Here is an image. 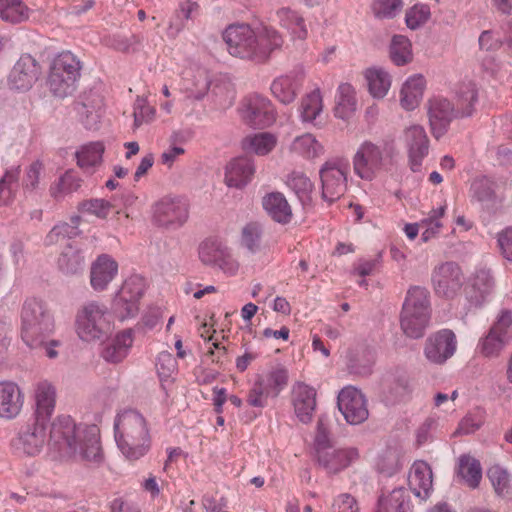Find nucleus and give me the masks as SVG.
<instances>
[{
	"label": "nucleus",
	"instance_id": "aec40b11",
	"mask_svg": "<svg viewBox=\"0 0 512 512\" xmlns=\"http://www.w3.org/2000/svg\"><path fill=\"white\" fill-rule=\"evenodd\" d=\"M40 66L29 54L22 55L15 63L9 75V86L18 91H27L38 80Z\"/></svg>",
	"mask_w": 512,
	"mask_h": 512
},
{
	"label": "nucleus",
	"instance_id": "f257e3e1",
	"mask_svg": "<svg viewBox=\"0 0 512 512\" xmlns=\"http://www.w3.org/2000/svg\"><path fill=\"white\" fill-rule=\"evenodd\" d=\"M49 421L37 419L19 432V441L28 455L40 453L47 442L49 451L59 458H81L98 461L101 457L99 429L95 425L77 424L70 416H58L51 424L49 439L46 428Z\"/></svg>",
	"mask_w": 512,
	"mask_h": 512
},
{
	"label": "nucleus",
	"instance_id": "f3484780",
	"mask_svg": "<svg viewBox=\"0 0 512 512\" xmlns=\"http://www.w3.org/2000/svg\"><path fill=\"white\" fill-rule=\"evenodd\" d=\"M456 347L457 340L454 332L442 329L428 337L424 353L430 362L442 364L454 355Z\"/></svg>",
	"mask_w": 512,
	"mask_h": 512
},
{
	"label": "nucleus",
	"instance_id": "c85d7f7f",
	"mask_svg": "<svg viewBox=\"0 0 512 512\" xmlns=\"http://www.w3.org/2000/svg\"><path fill=\"white\" fill-rule=\"evenodd\" d=\"M288 150L292 156L308 161L321 157L325 152L323 144L309 132L294 137Z\"/></svg>",
	"mask_w": 512,
	"mask_h": 512
},
{
	"label": "nucleus",
	"instance_id": "69168bd1",
	"mask_svg": "<svg viewBox=\"0 0 512 512\" xmlns=\"http://www.w3.org/2000/svg\"><path fill=\"white\" fill-rule=\"evenodd\" d=\"M494 191L487 179H477L471 185V197L480 203H488L493 199Z\"/></svg>",
	"mask_w": 512,
	"mask_h": 512
},
{
	"label": "nucleus",
	"instance_id": "a19ab883",
	"mask_svg": "<svg viewBox=\"0 0 512 512\" xmlns=\"http://www.w3.org/2000/svg\"><path fill=\"white\" fill-rule=\"evenodd\" d=\"M285 183L303 205L311 203L314 184L305 173L292 171L287 175Z\"/></svg>",
	"mask_w": 512,
	"mask_h": 512
},
{
	"label": "nucleus",
	"instance_id": "e433bc0d",
	"mask_svg": "<svg viewBox=\"0 0 512 512\" xmlns=\"http://www.w3.org/2000/svg\"><path fill=\"white\" fill-rule=\"evenodd\" d=\"M276 16L280 26L286 29L293 39L303 40L307 37L305 20L298 11L283 7L277 11Z\"/></svg>",
	"mask_w": 512,
	"mask_h": 512
},
{
	"label": "nucleus",
	"instance_id": "c03bdc74",
	"mask_svg": "<svg viewBox=\"0 0 512 512\" xmlns=\"http://www.w3.org/2000/svg\"><path fill=\"white\" fill-rule=\"evenodd\" d=\"M199 14V6L196 2L191 0H183L179 3L176 19L169 23L167 35L170 38H175L184 28V23L181 18L185 20H192Z\"/></svg>",
	"mask_w": 512,
	"mask_h": 512
},
{
	"label": "nucleus",
	"instance_id": "bb28decb",
	"mask_svg": "<svg viewBox=\"0 0 512 512\" xmlns=\"http://www.w3.org/2000/svg\"><path fill=\"white\" fill-rule=\"evenodd\" d=\"M493 288V279L489 271L480 270L471 276L464 287L467 301L472 307H480L486 301Z\"/></svg>",
	"mask_w": 512,
	"mask_h": 512
},
{
	"label": "nucleus",
	"instance_id": "ddd939ff",
	"mask_svg": "<svg viewBox=\"0 0 512 512\" xmlns=\"http://www.w3.org/2000/svg\"><path fill=\"white\" fill-rule=\"evenodd\" d=\"M337 404L346 422L351 425L363 423L369 416L364 394L352 386L344 387L338 394Z\"/></svg>",
	"mask_w": 512,
	"mask_h": 512
},
{
	"label": "nucleus",
	"instance_id": "f704fd0d",
	"mask_svg": "<svg viewBox=\"0 0 512 512\" xmlns=\"http://www.w3.org/2000/svg\"><path fill=\"white\" fill-rule=\"evenodd\" d=\"M357 110V97L355 88L349 83H341L335 96V117L342 120L351 118Z\"/></svg>",
	"mask_w": 512,
	"mask_h": 512
},
{
	"label": "nucleus",
	"instance_id": "3c124183",
	"mask_svg": "<svg viewBox=\"0 0 512 512\" xmlns=\"http://www.w3.org/2000/svg\"><path fill=\"white\" fill-rule=\"evenodd\" d=\"M80 220L81 218L79 216H75L71 218V223L55 225L48 233L46 243L54 244L78 236L80 234V230L78 229Z\"/></svg>",
	"mask_w": 512,
	"mask_h": 512
},
{
	"label": "nucleus",
	"instance_id": "20e7f679",
	"mask_svg": "<svg viewBox=\"0 0 512 512\" xmlns=\"http://www.w3.org/2000/svg\"><path fill=\"white\" fill-rule=\"evenodd\" d=\"M114 437L118 449L128 460L143 457L151 446L148 423L145 417L134 409H125L116 415Z\"/></svg>",
	"mask_w": 512,
	"mask_h": 512
},
{
	"label": "nucleus",
	"instance_id": "6ab92c4d",
	"mask_svg": "<svg viewBox=\"0 0 512 512\" xmlns=\"http://www.w3.org/2000/svg\"><path fill=\"white\" fill-rule=\"evenodd\" d=\"M304 79L305 71L301 67L281 75L271 83L272 95L282 104H291L300 92Z\"/></svg>",
	"mask_w": 512,
	"mask_h": 512
},
{
	"label": "nucleus",
	"instance_id": "4c0bfd02",
	"mask_svg": "<svg viewBox=\"0 0 512 512\" xmlns=\"http://www.w3.org/2000/svg\"><path fill=\"white\" fill-rule=\"evenodd\" d=\"M105 146L101 141L88 142L75 152L77 165L84 171H92L102 162Z\"/></svg>",
	"mask_w": 512,
	"mask_h": 512
},
{
	"label": "nucleus",
	"instance_id": "f8f14e48",
	"mask_svg": "<svg viewBox=\"0 0 512 512\" xmlns=\"http://www.w3.org/2000/svg\"><path fill=\"white\" fill-rule=\"evenodd\" d=\"M153 217L160 226L180 228L188 220L189 204L181 197L162 198L153 207Z\"/></svg>",
	"mask_w": 512,
	"mask_h": 512
},
{
	"label": "nucleus",
	"instance_id": "473e14b6",
	"mask_svg": "<svg viewBox=\"0 0 512 512\" xmlns=\"http://www.w3.org/2000/svg\"><path fill=\"white\" fill-rule=\"evenodd\" d=\"M266 213L276 222L287 224L292 219V209L285 196L280 192H271L262 199Z\"/></svg>",
	"mask_w": 512,
	"mask_h": 512
},
{
	"label": "nucleus",
	"instance_id": "1a4fd4ad",
	"mask_svg": "<svg viewBox=\"0 0 512 512\" xmlns=\"http://www.w3.org/2000/svg\"><path fill=\"white\" fill-rule=\"evenodd\" d=\"M241 120L252 128H267L277 118L276 109L269 98L258 93L245 96L238 107Z\"/></svg>",
	"mask_w": 512,
	"mask_h": 512
},
{
	"label": "nucleus",
	"instance_id": "4d7b16f0",
	"mask_svg": "<svg viewBox=\"0 0 512 512\" xmlns=\"http://www.w3.org/2000/svg\"><path fill=\"white\" fill-rule=\"evenodd\" d=\"M402 8V0H374L371 4L374 17L380 20L394 18Z\"/></svg>",
	"mask_w": 512,
	"mask_h": 512
},
{
	"label": "nucleus",
	"instance_id": "a18cd8bd",
	"mask_svg": "<svg viewBox=\"0 0 512 512\" xmlns=\"http://www.w3.org/2000/svg\"><path fill=\"white\" fill-rule=\"evenodd\" d=\"M20 167L8 168L0 179V205L9 204L19 188Z\"/></svg>",
	"mask_w": 512,
	"mask_h": 512
},
{
	"label": "nucleus",
	"instance_id": "09e8293b",
	"mask_svg": "<svg viewBox=\"0 0 512 512\" xmlns=\"http://www.w3.org/2000/svg\"><path fill=\"white\" fill-rule=\"evenodd\" d=\"M263 229L259 223L246 224L241 232V246L250 254H256L262 249Z\"/></svg>",
	"mask_w": 512,
	"mask_h": 512
},
{
	"label": "nucleus",
	"instance_id": "dca6fc26",
	"mask_svg": "<svg viewBox=\"0 0 512 512\" xmlns=\"http://www.w3.org/2000/svg\"><path fill=\"white\" fill-rule=\"evenodd\" d=\"M404 141L410 168L417 172L429 152V139L424 127L417 124L407 127L404 131Z\"/></svg>",
	"mask_w": 512,
	"mask_h": 512
},
{
	"label": "nucleus",
	"instance_id": "de8ad7c7",
	"mask_svg": "<svg viewBox=\"0 0 512 512\" xmlns=\"http://www.w3.org/2000/svg\"><path fill=\"white\" fill-rule=\"evenodd\" d=\"M390 58L397 66H403L412 61V45L406 36H393L390 44Z\"/></svg>",
	"mask_w": 512,
	"mask_h": 512
},
{
	"label": "nucleus",
	"instance_id": "2f4dec72",
	"mask_svg": "<svg viewBox=\"0 0 512 512\" xmlns=\"http://www.w3.org/2000/svg\"><path fill=\"white\" fill-rule=\"evenodd\" d=\"M323 97L320 88L305 94L299 104L298 113L302 123L319 126L318 119L323 112Z\"/></svg>",
	"mask_w": 512,
	"mask_h": 512
},
{
	"label": "nucleus",
	"instance_id": "0eeeda50",
	"mask_svg": "<svg viewBox=\"0 0 512 512\" xmlns=\"http://www.w3.org/2000/svg\"><path fill=\"white\" fill-rule=\"evenodd\" d=\"M80 60L70 51L57 54L50 64L47 85L51 93L60 98L71 95L81 75Z\"/></svg>",
	"mask_w": 512,
	"mask_h": 512
},
{
	"label": "nucleus",
	"instance_id": "b1692460",
	"mask_svg": "<svg viewBox=\"0 0 512 512\" xmlns=\"http://www.w3.org/2000/svg\"><path fill=\"white\" fill-rule=\"evenodd\" d=\"M256 172L254 160L248 157L232 159L225 167V184L230 188L242 189L253 179Z\"/></svg>",
	"mask_w": 512,
	"mask_h": 512
},
{
	"label": "nucleus",
	"instance_id": "e2e57ef3",
	"mask_svg": "<svg viewBox=\"0 0 512 512\" xmlns=\"http://www.w3.org/2000/svg\"><path fill=\"white\" fill-rule=\"evenodd\" d=\"M111 208V203L104 199H91L82 202L79 210L82 213L94 215L99 219H105L109 215Z\"/></svg>",
	"mask_w": 512,
	"mask_h": 512
},
{
	"label": "nucleus",
	"instance_id": "4468645a",
	"mask_svg": "<svg viewBox=\"0 0 512 512\" xmlns=\"http://www.w3.org/2000/svg\"><path fill=\"white\" fill-rule=\"evenodd\" d=\"M432 284L437 295L454 298L463 286V273L454 262H445L432 272Z\"/></svg>",
	"mask_w": 512,
	"mask_h": 512
},
{
	"label": "nucleus",
	"instance_id": "bf43d9fd",
	"mask_svg": "<svg viewBox=\"0 0 512 512\" xmlns=\"http://www.w3.org/2000/svg\"><path fill=\"white\" fill-rule=\"evenodd\" d=\"M430 16V7L427 4L418 3L406 11L405 22L409 29L415 30L424 25Z\"/></svg>",
	"mask_w": 512,
	"mask_h": 512
},
{
	"label": "nucleus",
	"instance_id": "49530a36",
	"mask_svg": "<svg viewBox=\"0 0 512 512\" xmlns=\"http://www.w3.org/2000/svg\"><path fill=\"white\" fill-rule=\"evenodd\" d=\"M446 203L433 208L419 223L422 228V239L424 241L430 240L436 234H438L443 226L442 219L446 213Z\"/></svg>",
	"mask_w": 512,
	"mask_h": 512
},
{
	"label": "nucleus",
	"instance_id": "864d4df0",
	"mask_svg": "<svg viewBox=\"0 0 512 512\" xmlns=\"http://www.w3.org/2000/svg\"><path fill=\"white\" fill-rule=\"evenodd\" d=\"M403 307L431 314L428 290L418 286L409 289Z\"/></svg>",
	"mask_w": 512,
	"mask_h": 512
},
{
	"label": "nucleus",
	"instance_id": "72a5a7b5",
	"mask_svg": "<svg viewBox=\"0 0 512 512\" xmlns=\"http://www.w3.org/2000/svg\"><path fill=\"white\" fill-rule=\"evenodd\" d=\"M430 317L431 314L428 312L413 311L403 307L400 319L401 329L408 337L420 338L429 325Z\"/></svg>",
	"mask_w": 512,
	"mask_h": 512
},
{
	"label": "nucleus",
	"instance_id": "cd10ccee",
	"mask_svg": "<svg viewBox=\"0 0 512 512\" xmlns=\"http://www.w3.org/2000/svg\"><path fill=\"white\" fill-rule=\"evenodd\" d=\"M34 417L50 421L56 406V389L48 381H41L34 388Z\"/></svg>",
	"mask_w": 512,
	"mask_h": 512
},
{
	"label": "nucleus",
	"instance_id": "58836bf2",
	"mask_svg": "<svg viewBox=\"0 0 512 512\" xmlns=\"http://www.w3.org/2000/svg\"><path fill=\"white\" fill-rule=\"evenodd\" d=\"M278 142L275 134L270 132H258L246 136L242 140V148L248 153L257 156H265L274 150Z\"/></svg>",
	"mask_w": 512,
	"mask_h": 512
},
{
	"label": "nucleus",
	"instance_id": "423d86ee",
	"mask_svg": "<svg viewBox=\"0 0 512 512\" xmlns=\"http://www.w3.org/2000/svg\"><path fill=\"white\" fill-rule=\"evenodd\" d=\"M54 330V318L45 304L36 299H27L21 313V339L29 348H38Z\"/></svg>",
	"mask_w": 512,
	"mask_h": 512
},
{
	"label": "nucleus",
	"instance_id": "603ef678",
	"mask_svg": "<svg viewBox=\"0 0 512 512\" xmlns=\"http://www.w3.org/2000/svg\"><path fill=\"white\" fill-rule=\"evenodd\" d=\"M226 247L219 240L206 239L199 246V259L203 264L215 267Z\"/></svg>",
	"mask_w": 512,
	"mask_h": 512
},
{
	"label": "nucleus",
	"instance_id": "393cba45",
	"mask_svg": "<svg viewBox=\"0 0 512 512\" xmlns=\"http://www.w3.org/2000/svg\"><path fill=\"white\" fill-rule=\"evenodd\" d=\"M292 403L297 418L308 423L316 407V390L303 382H296L292 387Z\"/></svg>",
	"mask_w": 512,
	"mask_h": 512
},
{
	"label": "nucleus",
	"instance_id": "0e129e2a",
	"mask_svg": "<svg viewBox=\"0 0 512 512\" xmlns=\"http://www.w3.org/2000/svg\"><path fill=\"white\" fill-rule=\"evenodd\" d=\"M155 111L148 105L145 98L137 97L134 103V127L138 128L144 123L150 122L154 118Z\"/></svg>",
	"mask_w": 512,
	"mask_h": 512
},
{
	"label": "nucleus",
	"instance_id": "a878e982",
	"mask_svg": "<svg viewBox=\"0 0 512 512\" xmlns=\"http://www.w3.org/2000/svg\"><path fill=\"white\" fill-rule=\"evenodd\" d=\"M210 80L203 68H188L184 70L181 81V91L186 100H201L208 93Z\"/></svg>",
	"mask_w": 512,
	"mask_h": 512
},
{
	"label": "nucleus",
	"instance_id": "9b49d317",
	"mask_svg": "<svg viewBox=\"0 0 512 512\" xmlns=\"http://www.w3.org/2000/svg\"><path fill=\"white\" fill-rule=\"evenodd\" d=\"M146 288L145 279L140 275L126 278L112 301L114 313L121 319L134 317L138 310V302Z\"/></svg>",
	"mask_w": 512,
	"mask_h": 512
},
{
	"label": "nucleus",
	"instance_id": "5701e85b",
	"mask_svg": "<svg viewBox=\"0 0 512 512\" xmlns=\"http://www.w3.org/2000/svg\"><path fill=\"white\" fill-rule=\"evenodd\" d=\"M408 485L415 497L427 500L433 491V473L430 465L423 461H415L408 473Z\"/></svg>",
	"mask_w": 512,
	"mask_h": 512
},
{
	"label": "nucleus",
	"instance_id": "338daca9",
	"mask_svg": "<svg viewBox=\"0 0 512 512\" xmlns=\"http://www.w3.org/2000/svg\"><path fill=\"white\" fill-rule=\"evenodd\" d=\"M333 447L330 443L329 428L324 419H319L317 423V431L314 441V449L316 457L323 451Z\"/></svg>",
	"mask_w": 512,
	"mask_h": 512
},
{
	"label": "nucleus",
	"instance_id": "2eb2a0df",
	"mask_svg": "<svg viewBox=\"0 0 512 512\" xmlns=\"http://www.w3.org/2000/svg\"><path fill=\"white\" fill-rule=\"evenodd\" d=\"M322 198L333 202L339 199L347 186V167L326 162L320 169Z\"/></svg>",
	"mask_w": 512,
	"mask_h": 512
},
{
	"label": "nucleus",
	"instance_id": "c756f323",
	"mask_svg": "<svg viewBox=\"0 0 512 512\" xmlns=\"http://www.w3.org/2000/svg\"><path fill=\"white\" fill-rule=\"evenodd\" d=\"M133 333L131 330H123L117 333L103 348L101 356L110 363H119L129 354L133 345Z\"/></svg>",
	"mask_w": 512,
	"mask_h": 512
},
{
	"label": "nucleus",
	"instance_id": "7c9ffc66",
	"mask_svg": "<svg viewBox=\"0 0 512 512\" xmlns=\"http://www.w3.org/2000/svg\"><path fill=\"white\" fill-rule=\"evenodd\" d=\"M426 80L421 74L409 76L400 90V105L407 111L417 108L422 101Z\"/></svg>",
	"mask_w": 512,
	"mask_h": 512
},
{
	"label": "nucleus",
	"instance_id": "052dcab7",
	"mask_svg": "<svg viewBox=\"0 0 512 512\" xmlns=\"http://www.w3.org/2000/svg\"><path fill=\"white\" fill-rule=\"evenodd\" d=\"M269 396H272V393L266 388L264 382L256 377L248 391L246 401L251 407L263 409L267 405Z\"/></svg>",
	"mask_w": 512,
	"mask_h": 512
},
{
	"label": "nucleus",
	"instance_id": "6e6d98bb",
	"mask_svg": "<svg viewBox=\"0 0 512 512\" xmlns=\"http://www.w3.org/2000/svg\"><path fill=\"white\" fill-rule=\"evenodd\" d=\"M487 476L498 495L508 494L510 485V475L508 471L499 464L492 465L487 470Z\"/></svg>",
	"mask_w": 512,
	"mask_h": 512
},
{
	"label": "nucleus",
	"instance_id": "39448f33",
	"mask_svg": "<svg viewBox=\"0 0 512 512\" xmlns=\"http://www.w3.org/2000/svg\"><path fill=\"white\" fill-rule=\"evenodd\" d=\"M112 328V312L105 303L89 300L78 308L75 315V332L82 341H101L108 336Z\"/></svg>",
	"mask_w": 512,
	"mask_h": 512
},
{
	"label": "nucleus",
	"instance_id": "5fc2aeb1",
	"mask_svg": "<svg viewBox=\"0 0 512 512\" xmlns=\"http://www.w3.org/2000/svg\"><path fill=\"white\" fill-rule=\"evenodd\" d=\"M376 467L380 473L386 476L397 473L402 467L399 453L395 449L385 450L378 456Z\"/></svg>",
	"mask_w": 512,
	"mask_h": 512
},
{
	"label": "nucleus",
	"instance_id": "412c9836",
	"mask_svg": "<svg viewBox=\"0 0 512 512\" xmlns=\"http://www.w3.org/2000/svg\"><path fill=\"white\" fill-rule=\"evenodd\" d=\"M119 266L117 261L108 254L99 255L90 267V285L96 292L107 290L110 283L117 277Z\"/></svg>",
	"mask_w": 512,
	"mask_h": 512
},
{
	"label": "nucleus",
	"instance_id": "774afa93",
	"mask_svg": "<svg viewBox=\"0 0 512 512\" xmlns=\"http://www.w3.org/2000/svg\"><path fill=\"white\" fill-rule=\"evenodd\" d=\"M332 512H360L358 501L348 493H342L333 500Z\"/></svg>",
	"mask_w": 512,
	"mask_h": 512
},
{
	"label": "nucleus",
	"instance_id": "6e6552de",
	"mask_svg": "<svg viewBox=\"0 0 512 512\" xmlns=\"http://www.w3.org/2000/svg\"><path fill=\"white\" fill-rule=\"evenodd\" d=\"M390 158L387 144L364 141L353 156L354 173L362 180L372 181L384 170Z\"/></svg>",
	"mask_w": 512,
	"mask_h": 512
},
{
	"label": "nucleus",
	"instance_id": "a211bd4d",
	"mask_svg": "<svg viewBox=\"0 0 512 512\" xmlns=\"http://www.w3.org/2000/svg\"><path fill=\"white\" fill-rule=\"evenodd\" d=\"M25 394L14 381H0V419L10 421L16 419L23 410Z\"/></svg>",
	"mask_w": 512,
	"mask_h": 512
},
{
	"label": "nucleus",
	"instance_id": "680f3d73",
	"mask_svg": "<svg viewBox=\"0 0 512 512\" xmlns=\"http://www.w3.org/2000/svg\"><path fill=\"white\" fill-rule=\"evenodd\" d=\"M156 369L160 380L168 381L177 372L178 365L171 353L163 351L158 354Z\"/></svg>",
	"mask_w": 512,
	"mask_h": 512
},
{
	"label": "nucleus",
	"instance_id": "13d9d810",
	"mask_svg": "<svg viewBox=\"0 0 512 512\" xmlns=\"http://www.w3.org/2000/svg\"><path fill=\"white\" fill-rule=\"evenodd\" d=\"M58 264L61 270L66 273H76L84 264L82 253L76 248L68 245L59 257Z\"/></svg>",
	"mask_w": 512,
	"mask_h": 512
},
{
	"label": "nucleus",
	"instance_id": "f03ea898",
	"mask_svg": "<svg viewBox=\"0 0 512 512\" xmlns=\"http://www.w3.org/2000/svg\"><path fill=\"white\" fill-rule=\"evenodd\" d=\"M223 38L231 55L258 61L265 60L283 43L282 36L275 29L264 25H231L225 30Z\"/></svg>",
	"mask_w": 512,
	"mask_h": 512
},
{
	"label": "nucleus",
	"instance_id": "79ce46f5",
	"mask_svg": "<svg viewBox=\"0 0 512 512\" xmlns=\"http://www.w3.org/2000/svg\"><path fill=\"white\" fill-rule=\"evenodd\" d=\"M30 10L22 0H0V19L16 24L29 18Z\"/></svg>",
	"mask_w": 512,
	"mask_h": 512
},
{
	"label": "nucleus",
	"instance_id": "9d476101",
	"mask_svg": "<svg viewBox=\"0 0 512 512\" xmlns=\"http://www.w3.org/2000/svg\"><path fill=\"white\" fill-rule=\"evenodd\" d=\"M512 339V312L502 310L486 335L477 344L478 352L487 358H495Z\"/></svg>",
	"mask_w": 512,
	"mask_h": 512
},
{
	"label": "nucleus",
	"instance_id": "ea45409f",
	"mask_svg": "<svg viewBox=\"0 0 512 512\" xmlns=\"http://www.w3.org/2000/svg\"><path fill=\"white\" fill-rule=\"evenodd\" d=\"M410 496L404 488H397L379 498L376 512H411Z\"/></svg>",
	"mask_w": 512,
	"mask_h": 512
},
{
	"label": "nucleus",
	"instance_id": "8fccbe9b",
	"mask_svg": "<svg viewBox=\"0 0 512 512\" xmlns=\"http://www.w3.org/2000/svg\"><path fill=\"white\" fill-rule=\"evenodd\" d=\"M256 377L258 380H262L266 388L272 393V396L276 397L287 385L288 370L278 365L272 368L266 375L258 374Z\"/></svg>",
	"mask_w": 512,
	"mask_h": 512
},
{
	"label": "nucleus",
	"instance_id": "37998d69",
	"mask_svg": "<svg viewBox=\"0 0 512 512\" xmlns=\"http://www.w3.org/2000/svg\"><path fill=\"white\" fill-rule=\"evenodd\" d=\"M458 474L466 485L476 488L482 479V468L480 462L468 455L459 458Z\"/></svg>",
	"mask_w": 512,
	"mask_h": 512
},
{
	"label": "nucleus",
	"instance_id": "4be33fe9",
	"mask_svg": "<svg viewBox=\"0 0 512 512\" xmlns=\"http://www.w3.org/2000/svg\"><path fill=\"white\" fill-rule=\"evenodd\" d=\"M359 457L358 450L353 447H331L316 457L318 464L329 474H336L348 468Z\"/></svg>",
	"mask_w": 512,
	"mask_h": 512
},
{
	"label": "nucleus",
	"instance_id": "c9c22d12",
	"mask_svg": "<svg viewBox=\"0 0 512 512\" xmlns=\"http://www.w3.org/2000/svg\"><path fill=\"white\" fill-rule=\"evenodd\" d=\"M364 77L369 93L373 98L382 99L388 94L392 84V76L386 69L378 66L370 67L365 70Z\"/></svg>",
	"mask_w": 512,
	"mask_h": 512
},
{
	"label": "nucleus",
	"instance_id": "7ed1b4c3",
	"mask_svg": "<svg viewBox=\"0 0 512 512\" xmlns=\"http://www.w3.org/2000/svg\"><path fill=\"white\" fill-rule=\"evenodd\" d=\"M478 92L474 83L463 84L456 96L454 104L442 96H434L428 101V119L432 135L439 139L444 136L452 121L471 117L475 112Z\"/></svg>",
	"mask_w": 512,
	"mask_h": 512
}]
</instances>
